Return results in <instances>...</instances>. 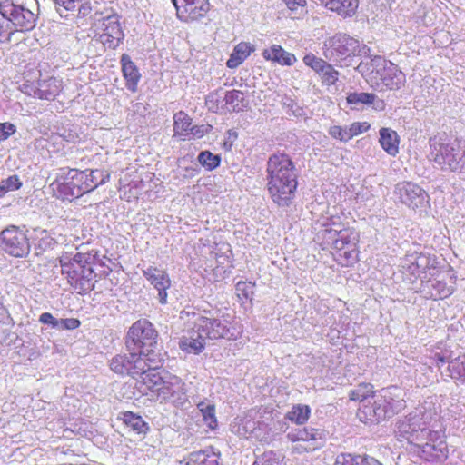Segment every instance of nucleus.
Listing matches in <instances>:
<instances>
[{
  "label": "nucleus",
  "mask_w": 465,
  "mask_h": 465,
  "mask_svg": "<svg viewBox=\"0 0 465 465\" xmlns=\"http://www.w3.org/2000/svg\"><path fill=\"white\" fill-rule=\"evenodd\" d=\"M62 274L66 275L70 286L80 295L88 294L95 287L96 273L93 267H84L83 269L77 267V270H69L65 267L62 271Z\"/></svg>",
  "instance_id": "13"
},
{
  "label": "nucleus",
  "mask_w": 465,
  "mask_h": 465,
  "mask_svg": "<svg viewBox=\"0 0 465 465\" xmlns=\"http://www.w3.org/2000/svg\"><path fill=\"white\" fill-rule=\"evenodd\" d=\"M15 32L12 24L0 13V38L8 35L7 40H10L11 35Z\"/></svg>",
  "instance_id": "56"
},
{
  "label": "nucleus",
  "mask_w": 465,
  "mask_h": 465,
  "mask_svg": "<svg viewBox=\"0 0 465 465\" xmlns=\"http://www.w3.org/2000/svg\"><path fill=\"white\" fill-rule=\"evenodd\" d=\"M90 255L87 253L77 252L74 255V257L70 260L69 262H64L61 261L62 271L66 267V269L77 270V267L83 269L84 267H92L89 262Z\"/></svg>",
  "instance_id": "39"
},
{
  "label": "nucleus",
  "mask_w": 465,
  "mask_h": 465,
  "mask_svg": "<svg viewBox=\"0 0 465 465\" xmlns=\"http://www.w3.org/2000/svg\"><path fill=\"white\" fill-rule=\"evenodd\" d=\"M311 415V408L306 404L292 405V422L297 425L304 424Z\"/></svg>",
  "instance_id": "42"
},
{
  "label": "nucleus",
  "mask_w": 465,
  "mask_h": 465,
  "mask_svg": "<svg viewBox=\"0 0 465 465\" xmlns=\"http://www.w3.org/2000/svg\"><path fill=\"white\" fill-rule=\"evenodd\" d=\"M376 95L371 93L353 92L347 94V103L351 105V109H359L363 105H371L374 104Z\"/></svg>",
  "instance_id": "34"
},
{
  "label": "nucleus",
  "mask_w": 465,
  "mask_h": 465,
  "mask_svg": "<svg viewBox=\"0 0 465 465\" xmlns=\"http://www.w3.org/2000/svg\"><path fill=\"white\" fill-rule=\"evenodd\" d=\"M123 422L137 435H145L149 431V425L142 416L132 411L123 413Z\"/></svg>",
  "instance_id": "31"
},
{
  "label": "nucleus",
  "mask_w": 465,
  "mask_h": 465,
  "mask_svg": "<svg viewBox=\"0 0 465 465\" xmlns=\"http://www.w3.org/2000/svg\"><path fill=\"white\" fill-rule=\"evenodd\" d=\"M359 242V233L352 228H339L337 239L334 242V249L344 251L343 255L346 259H354L355 247Z\"/></svg>",
  "instance_id": "21"
},
{
  "label": "nucleus",
  "mask_w": 465,
  "mask_h": 465,
  "mask_svg": "<svg viewBox=\"0 0 465 465\" xmlns=\"http://www.w3.org/2000/svg\"><path fill=\"white\" fill-rule=\"evenodd\" d=\"M54 7L61 17H67V12L75 9V0H54Z\"/></svg>",
  "instance_id": "47"
},
{
  "label": "nucleus",
  "mask_w": 465,
  "mask_h": 465,
  "mask_svg": "<svg viewBox=\"0 0 465 465\" xmlns=\"http://www.w3.org/2000/svg\"><path fill=\"white\" fill-rule=\"evenodd\" d=\"M39 322L43 324L50 325L53 329L58 330L59 320L54 318L50 312H44L39 316Z\"/></svg>",
  "instance_id": "61"
},
{
  "label": "nucleus",
  "mask_w": 465,
  "mask_h": 465,
  "mask_svg": "<svg viewBox=\"0 0 465 465\" xmlns=\"http://www.w3.org/2000/svg\"><path fill=\"white\" fill-rule=\"evenodd\" d=\"M16 132V127L11 123H0V142L6 140Z\"/></svg>",
  "instance_id": "59"
},
{
  "label": "nucleus",
  "mask_w": 465,
  "mask_h": 465,
  "mask_svg": "<svg viewBox=\"0 0 465 465\" xmlns=\"http://www.w3.org/2000/svg\"><path fill=\"white\" fill-rule=\"evenodd\" d=\"M220 453L208 448L199 451H193L189 455V463L193 465H219Z\"/></svg>",
  "instance_id": "29"
},
{
  "label": "nucleus",
  "mask_w": 465,
  "mask_h": 465,
  "mask_svg": "<svg viewBox=\"0 0 465 465\" xmlns=\"http://www.w3.org/2000/svg\"><path fill=\"white\" fill-rule=\"evenodd\" d=\"M402 269L414 277H420L419 267L414 261H409V254L401 262Z\"/></svg>",
  "instance_id": "58"
},
{
  "label": "nucleus",
  "mask_w": 465,
  "mask_h": 465,
  "mask_svg": "<svg viewBox=\"0 0 465 465\" xmlns=\"http://www.w3.org/2000/svg\"><path fill=\"white\" fill-rule=\"evenodd\" d=\"M303 62L307 66H310L313 71L319 74L323 70L328 64L325 60L315 56L313 54H308L303 57Z\"/></svg>",
  "instance_id": "46"
},
{
  "label": "nucleus",
  "mask_w": 465,
  "mask_h": 465,
  "mask_svg": "<svg viewBox=\"0 0 465 465\" xmlns=\"http://www.w3.org/2000/svg\"><path fill=\"white\" fill-rule=\"evenodd\" d=\"M376 394L371 384L362 383L350 391L349 398L351 401H358L360 405H362L365 401L371 400V397Z\"/></svg>",
  "instance_id": "36"
},
{
  "label": "nucleus",
  "mask_w": 465,
  "mask_h": 465,
  "mask_svg": "<svg viewBox=\"0 0 465 465\" xmlns=\"http://www.w3.org/2000/svg\"><path fill=\"white\" fill-rule=\"evenodd\" d=\"M61 90L62 81L55 77H50L38 82L37 87L34 90V96L39 99L53 100Z\"/></svg>",
  "instance_id": "25"
},
{
  "label": "nucleus",
  "mask_w": 465,
  "mask_h": 465,
  "mask_svg": "<svg viewBox=\"0 0 465 465\" xmlns=\"http://www.w3.org/2000/svg\"><path fill=\"white\" fill-rule=\"evenodd\" d=\"M213 129L210 124L193 125L190 129V134L196 138H202L205 134H208Z\"/></svg>",
  "instance_id": "63"
},
{
  "label": "nucleus",
  "mask_w": 465,
  "mask_h": 465,
  "mask_svg": "<svg viewBox=\"0 0 465 465\" xmlns=\"http://www.w3.org/2000/svg\"><path fill=\"white\" fill-rule=\"evenodd\" d=\"M429 159L433 161L442 171L453 172L458 168L456 156L459 155L460 143L450 140L446 135H436L430 139Z\"/></svg>",
  "instance_id": "7"
},
{
  "label": "nucleus",
  "mask_w": 465,
  "mask_h": 465,
  "mask_svg": "<svg viewBox=\"0 0 465 465\" xmlns=\"http://www.w3.org/2000/svg\"><path fill=\"white\" fill-rule=\"evenodd\" d=\"M201 411L203 413V420L211 429H214L217 425L214 406L207 405L206 407L201 409Z\"/></svg>",
  "instance_id": "53"
},
{
  "label": "nucleus",
  "mask_w": 465,
  "mask_h": 465,
  "mask_svg": "<svg viewBox=\"0 0 465 465\" xmlns=\"http://www.w3.org/2000/svg\"><path fill=\"white\" fill-rule=\"evenodd\" d=\"M128 354H118L110 361V369L120 375H128L133 378L143 374L146 367L151 366L147 358L137 351H128Z\"/></svg>",
  "instance_id": "9"
},
{
  "label": "nucleus",
  "mask_w": 465,
  "mask_h": 465,
  "mask_svg": "<svg viewBox=\"0 0 465 465\" xmlns=\"http://www.w3.org/2000/svg\"><path fill=\"white\" fill-rule=\"evenodd\" d=\"M397 433L416 446L428 445L429 441H437L443 436L436 411H427L423 406L398 422Z\"/></svg>",
  "instance_id": "1"
},
{
  "label": "nucleus",
  "mask_w": 465,
  "mask_h": 465,
  "mask_svg": "<svg viewBox=\"0 0 465 465\" xmlns=\"http://www.w3.org/2000/svg\"><path fill=\"white\" fill-rule=\"evenodd\" d=\"M405 392L392 386L381 390L371 400L359 405L357 418L366 425L378 424L391 418L405 408Z\"/></svg>",
  "instance_id": "2"
},
{
  "label": "nucleus",
  "mask_w": 465,
  "mask_h": 465,
  "mask_svg": "<svg viewBox=\"0 0 465 465\" xmlns=\"http://www.w3.org/2000/svg\"><path fill=\"white\" fill-rule=\"evenodd\" d=\"M160 366L155 368H151L149 366L146 367V371L143 374H140L142 376L143 383L147 387V389L156 395H158L159 391L163 384L165 381V372L161 374L157 371V369Z\"/></svg>",
  "instance_id": "28"
},
{
  "label": "nucleus",
  "mask_w": 465,
  "mask_h": 465,
  "mask_svg": "<svg viewBox=\"0 0 465 465\" xmlns=\"http://www.w3.org/2000/svg\"><path fill=\"white\" fill-rule=\"evenodd\" d=\"M224 101L226 104L232 108L233 111L239 112L244 106L243 93L235 89L227 91L225 94Z\"/></svg>",
  "instance_id": "40"
},
{
  "label": "nucleus",
  "mask_w": 465,
  "mask_h": 465,
  "mask_svg": "<svg viewBox=\"0 0 465 465\" xmlns=\"http://www.w3.org/2000/svg\"><path fill=\"white\" fill-rule=\"evenodd\" d=\"M253 51V45L249 43H239L234 47L230 58L227 60L226 65L231 69L238 67Z\"/></svg>",
  "instance_id": "30"
},
{
  "label": "nucleus",
  "mask_w": 465,
  "mask_h": 465,
  "mask_svg": "<svg viewBox=\"0 0 465 465\" xmlns=\"http://www.w3.org/2000/svg\"><path fill=\"white\" fill-rule=\"evenodd\" d=\"M197 330L202 331L206 339L236 340V335L231 332L229 322L226 319L209 318L201 316L195 321Z\"/></svg>",
  "instance_id": "12"
},
{
  "label": "nucleus",
  "mask_w": 465,
  "mask_h": 465,
  "mask_svg": "<svg viewBox=\"0 0 465 465\" xmlns=\"http://www.w3.org/2000/svg\"><path fill=\"white\" fill-rule=\"evenodd\" d=\"M53 244V238L45 232V236L41 237L36 243H35V251L36 255L42 254Z\"/></svg>",
  "instance_id": "55"
},
{
  "label": "nucleus",
  "mask_w": 465,
  "mask_h": 465,
  "mask_svg": "<svg viewBox=\"0 0 465 465\" xmlns=\"http://www.w3.org/2000/svg\"><path fill=\"white\" fill-rule=\"evenodd\" d=\"M318 74L321 76L322 82L329 85L334 84L339 78V72L329 63Z\"/></svg>",
  "instance_id": "44"
},
{
  "label": "nucleus",
  "mask_w": 465,
  "mask_h": 465,
  "mask_svg": "<svg viewBox=\"0 0 465 465\" xmlns=\"http://www.w3.org/2000/svg\"><path fill=\"white\" fill-rule=\"evenodd\" d=\"M80 321L75 318L60 319L58 330H75L80 326Z\"/></svg>",
  "instance_id": "60"
},
{
  "label": "nucleus",
  "mask_w": 465,
  "mask_h": 465,
  "mask_svg": "<svg viewBox=\"0 0 465 465\" xmlns=\"http://www.w3.org/2000/svg\"><path fill=\"white\" fill-rule=\"evenodd\" d=\"M157 397L162 401L183 406L187 401L185 384L179 377L165 372V381Z\"/></svg>",
  "instance_id": "14"
},
{
  "label": "nucleus",
  "mask_w": 465,
  "mask_h": 465,
  "mask_svg": "<svg viewBox=\"0 0 465 465\" xmlns=\"http://www.w3.org/2000/svg\"><path fill=\"white\" fill-rule=\"evenodd\" d=\"M84 172L74 173V176L65 183L58 184L56 190L60 197L71 201L73 198H79L88 193V184L84 182Z\"/></svg>",
  "instance_id": "20"
},
{
  "label": "nucleus",
  "mask_w": 465,
  "mask_h": 465,
  "mask_svg": "<svg viewBox=\"0 0 465 465\" xmlns=\"http://www.w3.org/2000/svg\"><path fill=\"white\" fill-rule=\"evenodd\" d=\"M123 76L125 80L126 88L132 93L138 89V83L141 79V74L135 64L132 61L130 55L123 54L120 58Z\"/></svg>",
  "instance_id": "24"
},
{
  "label": "nucleus",
  "mask_w": 465,
  "mask_h": 465,
  "mask_svg": "<svg viewBox=\"0 0 465 465\" xmlns=\"http://www.w3.org/2000/svg\"><path fill=\"white\" fill-rule=\"evenodd\" d=\"M103 34L100 35V42L111 49H115L124 38V33L121 28L119 16L116 14L107 15L102 19Z\"/></svg>",
  "instance_id": "16"
},
{
  "label": "nucleus",
  "mask_w": 465,
  "mask_h": 465,
  "mask_svg": "<svg viewBox=\"0 0 465 465\" xmlns=\"http://www.w3.org/2000/svg\"><path fill=\"white\" fill-rule=\"evenodd\" d=\"M450 355L448 353L436 352L433 360L439 369L445 363H449L447 367V376L465 383V360L456 358L450 361Z\"/></svg>",
  "instance_id": "23"
},
{
  "label": "nucleus",
  "mask_w": 465,
  "mask_h": 465,
  "mask_svg": "<svg viewBox=\"0 0 465 465\" xmlns=\"http://www.w3.org/2000/svg\"><path fill=\"white\" fill-rule=\"evenodd\" d=\"M324 440V431L318 429L292 428V442L302 441L304 444L292 445V451H311L320 448Z\"/></svg>",
  "instance_id": "17"
},
{
  "label": "nucleus",
  "mask_w": 465,
  "mask_h": 465,
  "mask_svg": "<svg viewBox=\"0 0 465 465\" xmlns=\"http://www.w3.org/2000/svg\"><path fill=\"white\" fill-rule=\"evenodd\" d=\"M31 244L25 232L15 225H9L0 232V252L14 258H25Z\"/></svg>",
  "instance_id": "8"
},
{
  "label": "nucleus",
  "mask_w": 465,
  "mask_h": 465,
  "mask_svg": "<svg viewBox=\"0 0 465 465\" xmlns=\"http://www.w3.org/2000/svg\"><path fill=\"white\" fill-rule=\"evenodd\" d=\"M359 465H383L378 460L369 455H361Z\"/></svg>",
  "instance_id": "64"
},
{
  "label": "nucleus",
  "mask_w": 465,
  "mask_h": 465,
  "mask_svg": "<svg viewBox=\"0 0 465 465\" xmlns=\"http://www.w3.org/2000/svg\"><path fill=\"white\" fill-rule=\"evenodd\" d=\"M158 331L146 319L136 321L129 328L125 345L127 351H137L147 358L153 368L163 363V354L158 344Z\"/></svg>",
  "instance_id": "3"
},
{
  "label": "nucleus",
  "mask_w": 465,
  "mask_h": 465,
  "mask_svg": "<svg viewBox=\"0 0 465 465\" xmlns=\"http://www.w3.org/2000/svg\"><path fill=\"white\" fill-rule=\"evenodd\" d=\"M329 134L332 138L338 139L341 142H348L350 140L348 127H342L340 125H332L329 128Z\"/></svg>",
  "instance_id": "52"
},
{
  "label": "nucleus",
  "mask_w": 465,
  "mask_h": 465,
  "mask_svg": "<svg viewBox=\"0 0 465 465\" xmlns=\"http://www.w3.org/2000/svg\"><path fill=\"white\" fill-rule=\"evenodd\" d=\"M173 119V129L177 134H183V133L190 131L192 120L184 112L180 111L175 114Z\"/></svg>",
  "instance_id": "41"
},
{
  "label": "nucleus",
  "mask_w": 465,
  "mask_h": 465,
  "mask_svg": "<svg viewBox=\"0 0 465 465\" xmlns=\"http://www.w3.org/2000/svg\"><path fill=\"white\" fill-rule=\"evenodd\" d=\"M198 162L208 171L216 169L221 163V156L210 151H203L198 155Z\"/></svg>",
  "instance_id": "38"
},
{
  "label": "nucleus",
  "mask_w": 465,
  "mask_h": 465,
  "mask_svg": "<svg viewBox=\"0 0 465 465\" xmlns=\"http://www.w3.org/2000/svg\"><path fill=\"white\" fill-rule=\"evenodd\" d=\"M80 171L77 169H70V168H60L56 173V178L54 184H62L69 182L73 176H74V173H79Z\"/></svg>",
  "instance_id": "50"
},
{
  "label": "nucleus",
  "mask_w": 465,
  "mask_h": 465,
  "mask_svg": "<svg viewBox=\"0 0 465 465\" xmlns=\"http://www.w3.org/2000/svg\"><path fill=\"white\" fill-rule=\"evenodd\" d=\"M177 16L182 21H193L203 17L210 9L209 0H172Z\"/></svg>",
  "instance_id": "15"
},
{
  "label": "nucleus",
  "mask_w": 465,
  "mask_h": 465,
  "mask_svg": "<svg viewBox=\"0 0 465 465\" xmlns=\"http://www.w3.org/2000/svg\"><path fill=\"white\" fill-rule=\"evenodd\" d=\"M22 186L17 175L9 176L7 179L0 181V198L3 197L7 192L15 191Z\"/></svg>",
  "instance_id": "43"
},
{
  "label": "nucleus",
  "mask_w": 465,
  "mask_h": 465,
  "mask_svg": "<svg viewBox=\"0 0 465 465\" xmlns=\"http://www.w3.org/2000/svg\"><path fill=\"white\" fill-rule=\"evenodd\" d=\"M361 455L341 453L336 457L335 465H359Z\"/></svg>",
  "instance_id": "51"
},
{
  "label": "nucleus",
  "mask_w": 465,
  "mask_h": 465,
  "mask_svg": "<svg viewBox=\"0 0 465 465\" xmlns=\"http://www.w3.org/2000/svg\"><path fill=\"white\" fill-rule=\"evenodd\" d=\"M268 189L272 200L282 206L291 204V158L288 154H274L268 161Z\"/></svg>",
  "instance_id": "5"
},
{
  "label": "nucleus",
  "mask_w": 465,
  "mask_h": 465,
  "mask_svg": "<svg viewBox=\"0 0 465 465\" xmlns=\"http://www.w3.org/2000/svg\"><path fill=\"white\" fill-rule=\"evenodd\" d=\"M308 15L306 0H292V20L303 19Z\"/></svg>",
  "instance_id": "48"
},
{
  "label": "nucleus",
  "mask_w": 465,
  "mask_h": 465,
  "mask_svg": "<svg viewBox=\"0 0 465 465\" xmlns=\"http://www.w3.org/2000/svg\"><path fill=\"white\" fill-rule=\"evenodd\" d=\"M456 162L459 161V166L458 168L454 167L452 173H465V145H460L459 155L456 156Z\"/></svg>",
  "instance_id": "62"
},
{
  "label": "nucleus",
  "mask_w": 465,
  "mask_h": 465,
  "mask_svg": "<svg viewBox=\"0 0 465 465\" xmlns=\"http://www.w3.org/2000/svg\"><path fill=\"white\" fill-rule=\"evenodd\" d=\"M253 465H280L279 459L272 452H267L257 458Z\"/></svg>",
  "instance_id": "57"
},
{
  "label": "nucleus",
  "mask_w": 465,
  "mask_h": 465,
  "mask_svg": "<svg viewBox=\"0 0 465 465\" xmlns=\"http://www.w3.org/2000/svg\"><path fill=\"white\" fill-rule=\"evenodd\" d=\"M262 55L266 60L277 62L282 65L291 64V54L281 45H273L270 49H265Z\"/></svg>",
  "instance_id": "33"
},
{
  "label": "nucleus",
  "mask_w": 465,
  "mask_h": 465,
  "mask_svg": "<svg viewBox=\"0 0 465 465\" xmlns=\"http://www.w3.org/2000/svg\"><path fill=\"white\" fill-rule=\"evenodd\" d=\"M88 170L84 172V184H88V193L94 191L99 185H103L109 182L110 173L106 170L94 169L91 170L89 173H86Z\"/></svg>",
  "instance_id": "32"
},
{
  "label": "nucleus",
  "mask_w": 465,
  "mask_h": 465,
  "mask_svg": "<svg viewBox=\"0 0 465 465\" xmlns=\"http://www.w3.org/2000/svg\"><path fill=\"white\" fill-rule=\"evenodd\" d=\"M371 67L372 70L370 82L374 89L380 92L399 90L404 85L406 81L405 74L395 64L382 56L374 55L371 57Z\"/></svg>",
  "instance_id": "6"
},
{
  "label": "nucleus",
  "mask_w": 465,
  "mask_h": 465,
  "mask_svg": "<svg viewBox=\"0 0 465 465\" xmlns=\"http://www.w3.org/2000/svg\"><path fill=\"white\" fill-rule=\"evenodd\" d=\"M205 336L203 333L197 330L196 322H194L193 327L187 331L179 341V348L186 352L192 354H199L205 348Z\"/></svg>",
  "instance_id": "22"
},
{
  "label": "nucleus",
  "mask_w": 465,
  "mask_h": 465,
  "mask_svg": "<svg viewBox=\"0 0 465 465\" xmlns=\"http://www.w3.org/2000/svg\"><path fill=\"white\" fill-rule=\"evenodd\" d=\"M0 13L12 24L15 31H28L35 26V14L12 0L0 1Z\"/></svg>",
  "instance_id": "11"
},
{
  "label": "nucleus",
  "mask_w": 465,
  "mask_h": 465,
  "mask_svg": "<svg viewBox=\"0 0 465 465\" xmlns=\"http://www.w3.org/2000/svg\"><path fill=\"white\" fill-rule=\"evenodd\" d=\"M258 429V424L256 421L252 420L249 418H244L241 420V424L238 428V433L240 436L248 437V435L255 434L256 430Z\"/></svg>",
  "instance_id": "45"
},
{
  "label": "nucleus",
  "mask_w": 465,
  "mask_h": 465,
  "mask_svg": "<svg viewBox=\"0 0 465 465\" xmlns=\"http://www.w3.org/2000/svg\"><path fill=\"white\" fill-rule=\"evenodd\" d=\"M143 275L158 292V301L161 304L167 303V290L171 287V280L165 271L150 266L143 270Z\"/></svg>",
  "instance_id": "19"
},
{
  "label": "nucleus",
  "mask_w": 465,
  "mask_h": 465,
  "mask_svg": "<svg viewBox=\"0 0 465 465\" xmlns=\"http://www.w3.org/2000/svg\"><path fill=\"white\" fill-rule=\"evenodd\" d=\"M379 142L382 149L391 156H395L399 153L400 139L397 133L391 129L382 127L380 129Z\"/></svg>",
  "instance_id": "27"
},
{
  "label": "nucleus",
  "mask_w": 465,
  "mask_h": 465,
  "mask_svg": "<svg viewBox=\"0 0 465 465\" xmlns=\"http://www.w3.org/2000/svg\"><path fill=\"white\" fill-rule=\"evenodd\" d=\"M371 125L367 122H354L348 127V132L350 135V140L354 136H357L361 134L367 132L370 129Z\"/></svg>",
  "instance_id": "54"
},
{
  "label": "nucleus",
  "mask_w": 465,
  "mask_h": 465,
  "mask_svg": "<svg viewBox=\"0 0 465 465\" xmlns=\"http://www.w3.org/2000/svg\"><path fill=\"white\" fill-rule=\"evenodd\" d=\"M409 261H414L419 267L420 273L426 274L427 270L436 268V260L425 254H418L416 252L409 254Z\"/></svg>",
  "instance_id": "37"
},
{
  "label": "nucleus",
  "mask_w": 465,
  "mask_h": 465,
  "mask_svg": "<svg viewBox=\"0 0 465 465\" xmlns=\"http://www.w3.org/2000/svg\"><path fill=\"white\" fill-rule=\"evenodd\" d=\"M422 281L421 292L426 298L438 300L449 297L454 290L453 285L446 282V276L442 273L437 274L434 278Z\"/></svg>",
  "instance_id": "18"
},
{
  "label": "nucleus",
  "mask_w": 465,
  "mask_h": 465,
  "mask_svg": "<svg viewBox=\"0 0 465 465\" xmlns=\"http://www.w3.org/2000/svg\"><path fill=\"white\" fill-rule=\"evenodd\" d=\"M323 228L317 232V238L321 241V244L325 248H333L334 242L337 239L340 225L332 227L329 224H323Z\"/></svg>",
  "instance_id": "35"
},
{
  "label": "nucleus",
  "mask_w": 465,
  "mask_h": 465,
  "mask_svg": "<svg viewBox=\"0 0 465 465\" xmlns=\"http://www.w3.org/2000/svg\"><path fill=\"white\" fill-rule=\"evenodd\" d=\"M322 54L340 66H349L354 56H371V49L348 34L337 33L324 40Z\"/></svg>",
  "instance_id": "4"
},
{
  "label": "nucleus",
  "mask_w": 465,
  "mask_h": 465,
  "mask_svg": "<svg viewBox=\"0 0 465 465\" xmlns=\"http://www.w3.org/2000/svg\"><path fill=\"white\" fill-rule=\"evenodd\" d=\"M399 202L410 209L423 212L429 206L430 197L425 190L411 182H400L393 190Z\"/></svg>",
  "instance_id": "10"
},
{
  "label": "nucleus",
  "mask_w": 465,
  "mask_h": 465,
  "mask_svg": "<svg viewBox=\"0 0 465 465\" xmlns=\"http://www.w3.org/2000/svg\"><path fill=\"white\" fill-rule=\"evenodd\" d=\"M321 4L344 18L354 15L358 8V0H322Z\"/></svg>",
  "instance_id": "26"
},
{
  "label": "nucleus",
  "mask_w": 465,
  "mask_h": 465,
  "mask_svg": "<svg viewBox=\"0 0 465 465\" xmlns=\"http://www.w3.org/2000/svg\"><path fill=\"white\" fill-rule=\"evenodd\" d=\"M254 286L251 282H238L235 285L237 295L244 299H251L254 292Z\"/></svg>",
  "instance_id": "49"
}]
</instances>
